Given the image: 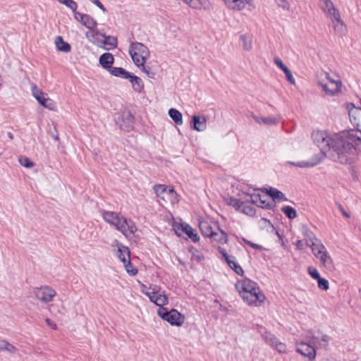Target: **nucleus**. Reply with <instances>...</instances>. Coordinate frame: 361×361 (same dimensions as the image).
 I'll list each match as a JSON object with an SVG mask.
<instances>
[{
	"instance_id": "f257e3e1",
	"label": "nucleus",
	"mask_w": 361,
	"mask_h": 361,
	"mask_svg": "<svg viewBox=\"0 0 361 361\" xmlns=\"http://www.w3.org/2000/svg\"><path fill=\"white\" fill-rule=\"evenodd\" d=\"M348 130L330 136L324 131H317L312 134L314 143L320 149V152L312 158L319 159V163L328 157L334 161L341 164H351L355 160L354 152L348 150V147L343 142L342 135Z\"/></svg>"
},
{
	"instance_id": "f03ea898",
	"label": "nucleus",
	"mask_w": 361,
	"mask_h": 361,
	"mask_svg": "<svg viewBox=\"0 0 361 361\" xmlns=\"http://www.w3.org/2000/svg\"><path fill=\"white\" fill-rule=\"evenodd\" d=\"M129 54L134 63L137 66H143L146 59L149 56L148 48L140 42H131L129 47Z\"/></svg>"
},
{
	"instance_id": "7ed1b4c3",
	"label": "nucleus",
	"mask_w": 361,
	"mask_h": 361,
	"mask_svg": "<svg viewBox=\"0 0 361 361\" xmlns=\"http://www.w3.org/2000/svg\"><path fill=\"white\" fill-rule=\"evenodd\" d=\"M343 142L348 147V149L354 152L355 157L357 152H361V130L350 129L344 133L342 136Z\"/></svg>"
},
{
	"instance_id": "20e7f679",
	"label": "nucleus",
	"mask_w": 361,
	"mask_h": 361,
	"mask_svg": "<svg viewBox=\"0 0 361 361\" xmlns=\"http://www.w3.org/2000/svg\"><path fill=\"white\" fill-rule=\"evenodd\" d=\"M158 315L164 320L167 321L171 325L180 326L185 322V317L175 309L168 311L161 307L158 310Z\"/></svg>"
},
{
	"instance_id": "39448f33",
	"label": "nucleus",
	"mask_w": 361,
	"mask_h": 361,
	"mask_svg": "<svg viewBox=\"0 0 361 361\" xmlns=\"http://www.w3.org/2000/svg\"><path fill=\"white\" fill-rule=\"evenodd\" d=\"M118 247L117 257L123 263L125 268L128 274L135 276L137 273V269H129V267H132L130 259V250L128 247L124 246L118 240H115Z\"/></svg>"
},
{
	"instance_id": "423d86ee",
	"label": "nucleus",
	"mask_w": 361,
	"mask_h": 361,
	"mask_svg": "<svg viewBox=\"0 0 361 361\" xmlns=\"http://www.w3.org/2000/svg\"><path fill=\"white\" fill-rule=\"evenodd\" d=\"M116 123L123 130L130 132L133 129L134 116L129 111H123L115 116Z\"/></svg>"
},
{
	"instance_id": "0eeeda50",
	"label": "nucleus",
	"mask_w": 361,
	"mask_h": 361,
	"mask_svg": "<svg viewBox=\"0 0 361 361\" xmlns=\"http://www.w3.org/2000/svg\"><path fill=\"white\" fill-rule=\"evenodd\" d=\"M35 297L40 301L48 303L53 300L56 292L49 286H44L34 289Z\"/></svg>"
},
{
	"instance_id": "6e6552de",
	"label": "nucleus",
	"mask_w": 361,
	"mask_h": 361,
	"mask_svg": "<svg viewBox=\"0 0 361 361\" xmlns=\"http://www.w3.org/2000/svg\"><path fill=\"white\" fill-rule=\"evenodd\" d=\"M240 295L243 300L248 305L255 304L257 305V302H262L265 299V296L260 289H258L257 290L242 291L240 293Z\"/></svg>"
},
{
	"instance_id": "1a4fd4ad",
	"label": "nucleus",
	"mask_w": 361,
	"mask_h": 361,
	"mask_svg": "<svg viewBox=\"0 0 361 361\" xmlns=\"http://www.w3.org/2000/svg\"><path fill=\"white\" fill-rule=\"evenodd\" d=\"M311 343L317 348H326L329 343L331 338L320 331L310 332L309 336Z\"/></svg>"
},
{
	"instance_id": "9d476101",
	"label": "nucleus",
	"mask_w": 361,
	"mask_h": 361,
	"mask_svg": "<svg viewBox=\"0 0 361 361\" xmlns=\"http://www.w3.org/2000/svg\"><path fill=\"white\" fill-rule=\"evenodd\" d=\"M262 336L268 345H269L272 348L276 350L279 353H286L287 348L286 344L280 342L274 335L269 332H265Z\"/></svg>"
},
{
	"instance_id": "9b49d317",
	"label": "nucleus",
	"mask_w": 361,
	"mask_h": 361,
	"mask_svg": "<svg viewBox=\"0 0 361 361\" xmlns=\"http://www.w3.org/2000/svg\"><path fill=\"white\" fill-rule=\"evenodd\" d=\"M218 223L210 220L200 219L199 221V228L205 238H210L215 229L218 228Z\"/></svg>"
},
{
	"instance_id": "f8f14e48",
	"label": "nucleus",
	"mask_w": 361,
	"mask_h": 361,
	"mask_svg": "<svg viewBox=\"0 0 361 361\" xmlns=\"http://www.w3.org/2000/svg\"><path fill=\"white\" fill-rule=\"evenodd\" d=\"M116 228L127 238H130L136 231L135 225L133 223L128 222L124 217L121 219Z\"/></svg>"
},
{
	"instance_id": "ddd939ff",
	"label": "nucleus",
	"mask_w": 361,
	"mask_h": 361,
	"mask_svg": "<svg viewBox=\"0 0 361 361\" xmlns=\"http://www.w3.org/2000/svg\"><path fill=\"white\" fill-rule=\"evenodd\" d=\"M173 229L178 235H180V233H178V231L180 230L185 233L193 242H197L200 238L197 233H195L193 228L188 224H177L173 226Z\"/></svg>"
},
{
	"instance_id": "4468645a",
	"label": "nucleus",
	"mask_w": 361,
	"mask_h": 361,
	"mask_svg": "<svg viewBox=\"0 0 361 361\" xmlns=\"http://www.w3.org/2000/svg\"><path fill=\"white\" fill-rule=\"evenodd\" d=\"M297 352L308 357L310 360H314L316 357V350L314 347L306 343H301L297 348Z\"/></svg>"
},
{
	"instance_id": "2eb2a0df",
	"label": "nucleus",
	"mask_w": 361,
	"mask_h": 361,
	"mask_svg": "<svg viewBox=\"0 0 361 361\" xmlns=\"http://www.w3.org/2000/svg\"><path fill=\"white\" fill-rule=\"evenodd\" d=\"M191 127L199 132H202L207 128V119L204 116L194 115L191 118Z\"/></svg>"
},
{
	"instance_id": "dca6fc26",
	"label": "nucleus",
	"mask_w": 361,
	"mask_h": 361,
	"mask_svg": "<svg viewBox=\"0 0 361 361\" xmlns=\"http://www.w3.org/2000/svg\"><path fill=\"white\" fill-rule=\"evenodd\" d=\"M235 286L239 293L242 291L257 290L258 289H259V286L255 282L248 279H244L242 281L238 282Z\"/></svg>"
},
{
	"instance_id": "f3484780",
	"label": "nucleus",
	"mask_w": 361,
	"mask_h": 361,
	"mask_svg": "<svg viewBox=\"0 0 361 361\" xmlns=\"http://www.w3.org/2000/svg\"><path fill=\"white\" fill-rule=\"evenodd\" d=\"M194 9H201L209 11L212 8V4L209 0H183Z\"/></svg>"
},
{
	"instance_id": "a211bd4d",
	"label": "nucleus",
	"mask_w": 361,
	"mask_h": 361,
	"mask_svg": "<svg viewBox=\"0 0 361 361\" xmlns=\"http://www.w3.org/2000/svg\"><path fill=\"white\" fill-rule=\"evenodd\" d=\"M102 217L107 223L116 227L123 216H120L117 213L114 212L104 211L102 212Z\"/></svg>"
},
{
	"instance_id": "6ab92c4d",
	"label": "nucleus",
	"mask_w": 361,
	"mask_h": 361,
	"mask_svg": "<svg viewBox=\"0 0 361 361\" xmlns=\"http://www.w3.org/2000/svg\"><path fill=\"white\" fill-rule=\"evenodd\" d=\"M317 259H319L322 264L329 271H332L334 269V265L333 263V261L331 259V257H330L329 254L326 251H324L322 253L319 255L317 257Z\"/></svg>"
},
{
	"instance_id": "aec40b11",
	"label": "nucleus",
	"mask_w": 361,
	"mask_h": 361,
	"mask_svg": "<svg viewBox=\"0 0 361 361\" xmlns=\"http://www.w3.org/2000/svg\"><path fill=\"white\" fill-rule=\"evenodd\" d=\"M114 62V56L110 53H104L99 57V63L105 69L110 72V69L113 68L112 64Z\"/></svg>"
},
{
	"instance_id": "412c9836",
	"label": "nucleus",
	"mask_w": 361,
	"mask_h": 361,
	"mask_svg": "<svg viewBox=\"0 0 361 361\" xmlns=\"http://www.w3.org/2000/svg\"><path fill=\"white\" fill-rule=\"evenodd\" d=\"M80 16V22L88 29L92 30L97 26L96 20L86 14H82L80 13H75V18L78 20V17Z\"/></svg>"
},
{
	"instance_id": "4be33fe9",
	"label": "nucleus",
	"mask_w": 361,
	"mask_h": 361,
	"mask_svg": "<svg viewBox=\"0 0 361 361\" xmlns=\"http://www.w3.org/2000/svg\"><path fill=\"white\" fill-rule=\"evenodd\" d=\"M245 200L248 203L251 202L257 205H259V203H260V207L262 208L270 207L269 204L266 203V201L262 200V197L259 194L247 195Z\"/></svg>"
},
{
	"instance_id": "5701e85b",
	"label": "nucleus",
	"mask_w": 361,
	"mask_h": 361,
	"mask_svg": "<svg viewBox=\"0 0 361 361\" xmlns=\"http://www.w3.org/2000/svg\"><path fill=\"white\" fill-rule=\"evenodd\" d=\"M212 241L220 243L222 244L226 243L228 241V235L225 231L220 229L218 226L217 229H215L212 235L209 238Z\"/></svg>"
},
{
	"instance_id": "b1692460",
	"label": "nucleus",
	"mask_w": 361,
	"mask_h": 361,
	"mask_svg": "<svg viewBox=\"0 0 361 361\" xmlns=\"http://www.w3.org/2000/svg\"><path fill=\"white\" fill-rule=\"evenodd\" d=\"M265 190L267 194L269 195L274 201L287 200V198L285 197L284 194L275 188L269 187Z\"/></svg>"
},
{
	"instance_id": "393cba45",
	"label": "nucleus",
	"mask_w": 361,
	"mask_h": 361,
	"mask_svg": "<svg viewBox=\"0 0 361 361\" xmlns=\"http://www.w3.org/2000/svg\"><path fill=\"white\" fill-rule=\"evenodd\" d=\"M128 80L130 82L132 87L135 92L140 93L143 91L144 83L141 78L133 74H131Z\"/></svg>"
},
{
	"instance_id": "a878e982",
	"label": "nucleus",
	"mask_w": 361,
	"mask_h": 361,
	"mask_svg": "<svg viewBox=\"0 0 361 361\" xmlns=\"http://www.w3.org/2000/svg\"><path fill=\"white\" fill-rule=\"evenodd\" d=\"M341 82L322 84V90L326 94L333 95L341 89Z\"/></svg>"
},
{
	"instance_id": "bb28decb",
	"label": "nucleus",
	"mask_w": 361,
	"mask_h": 361,
	"mask_svg": "<svg viewBox=\"0 0 361 361\" xmlns=\"http://www.w3.org/2000/svg\"><path fill=\"white\" fill-rule=\"evenodd\" d=\"M227 6L232 9L241 10L245 7L248 0H223Z\"/></svg>"
},
{
	"instance_id": "cd10ccee",
	"label": "nucleus",
	"mask_w": 361,
	"mask_h": 361,
	"mask_svg": "<svg viewBox=\"0 0 361 361\" xmlns=\"http://www.w3.org/2000/svg\"><path fill=\"white\" fill-rule=\"evenodd\" d=\"M36 100L39 104L49 110H54L56 107L55 103L50 98L47 97L45 93L38 97Z\"/></svg>"
},
{
	"instance_id": "c85d7f7f",
	"label": "nucleus",
	"mask_w": 361,
	"mask_h": 361,
	"mask_svg": "<svg viewBox=\"0 0 361 361\" xmlns=\"http://www.w3.org/2000/svg\"><path fill=\"white\" fill-rule=\"evenodd\" d=\"M144 288H147V286L144 284L142 285V292L147 295L150 300V301L153 303H155V300L158 296V291L159 288L157 286H150L149 289H151V291H145Z\"/></svg>"
},
{
	"instance_id": "c756f323",
	"label": "nucleus",
	"mask_w": 361,
	"mask_h": 361,
	"mask_svg": "<svg viewBox=\"0 0 361 361\" xmlns=\"http://www.w3.org/2000/svg\"><path fill=\"white\" fill-rule=\"evenodd\" d=\"M112 75L116 77H120L123 79H129L131 73L127 71L126 69L120 67H114L113 68L110 69L109 72Z\"/></svg>"
},
{
	"instance_id": "7c9ffc66",
	"label": "nucleus",
	"mask_w": 361,
	"mask_h": 361,
	"mask_svg": "<svg viewBox=\"0 0 361 361\" xmlns=\"http://www.w3.org/2000/svg\"><path fill=\"white\" fill-rule=\"evenodd\" d=\"M348 114L351 119V121L353 122L352 119H353V122L356 125H358L357 120V117L361 115V108L355 107L353 103L349 104L348 106Z\"/></svg>"
},
{
	"instance_id": "2f4dec72",
	"label": "nucleus",
	"mask_w": 361,
	"mask_h": 361,
	"mask_svg": "<svg viewBox=\"0 0 361 361\" xmlns=\"http://www.w3.org/2000/svg\"><path fill=\"white\" fill-rule=\"evenodd\" d=\"M55 43L56 45L57 49L59 51H64V52H68L71 51V45L66 42H64L62 37L58 36L56 38Z\"/></svg>"
},
{
	"instance_id": "473e14b6",
	"label": "nucleus",
	"mask_w": 361,
	"mask_h": 361,
	"mask_svg": "<svg viewBox=\"0 0 361 361\" xmlns=\"http://www.w3.org/2000/svg\"><path fill=\"white\" fill-rule=\"evenodd\" d=\"M169 115L176 124H177V125L183 124L182 114L177 109H170L169 111Z\"/></svg>"
},
{
	"instance_id": "72a5a7b5",
	"label": "nucleus",
	"mask_w": 361,
	"mask_h": 361,
	"mask_svg": "<svg viewBox=\"0 0 361 361\" xmlns=\"http://www.w3.org/2000/svg\"><path fill=\"white\" fill-rule=\"evenodd\" d=\"M0 351L6 352L9 354H13L16 351V348L6 340H0Z\"/></svg>"
},
{
	"instance_id": "f704fd0d",
	"label": "nucleus",
	"mask_w": 361,
	"mask_h": 361,
	"mask_svg": "<svg viewBox=\"0 0 361 361\" xmlns=\"http://www.w3.org/2000/svg\"><path fill=\"white\" fill-rule=\"evenodd\" d=\"M252 118L259 124L264 123L265 125H274L278 122V120L276 118L271 116L259 117L255 115H252Z\"/></svg>"
},
{
	"instance_id": "c9c22d12",
	"label": "nucleus",
	"mask_w": 361,
	"mask_h": 361,
	"mask_svg": "<svg viewBox=\"0 0 361 361\" xmlns=\"http://www.w3.org/2000/svg\"><path fill=\"white\" fill-rule=\"evenodd\" d=\"M104 38V44L106 46L105 49L106 50H111L116 47L117 46V39L113 36H106L105 35H102Z\"/></svg>"
},
{
	"instance_id": "e433bc0d",
	"label": "nucleus",
	"mask_w": 361,
	"mask_h": 361,
	"mask_svg": "<svg viewBox=\"0 0 361 361\" xmlns=\"http://www.w3.org/2000/svg\"><path fill=\"white\" fill-rule=\"evenodd\" d=\"M290 164L295 166H298L300 168H306V167H312L314 166H316L319 163V159H314L312 158V159L309 161H300V162H293L289 161Z\"/></svg>"
},
{
	"instance_id": "4c0bfd02",
	"label": "nucleus",
	"mask_w": 361,
	"mask_h": 361,
	"mask_svg": "<svg viewBox=\"0 0 361 361\" xmlns=\"http://www.w3.org/2000/svg\"><path fill=\"white\" fill-rule=\"evenodd\" d=\"M239 212L250 216H253L255 214V209L245 200L243 202Z\"/></svg>"
},
{
	"instance_id": "58836bf2",
	"label": "nucleus",
	"mask_w": 361,
	"mask_h": 361,
	"mask_svg": "<svg viewBox=\"0 0 361 361\" xmlns=\"http://www.w3.org/2000/svg\"><path fill=\"white\" fill-rule=\"evenodd\" d=\"M308 246L312 248V251L316 257L326 250L325 247L320 242H314Z\"/></svg>"
},
{
	"instance_id": "ea45409f",
	"label": "nucleus",
	"mask_w": 361,
	"mask_h": 361,
	"mask_svg": "<svg viewBox=\"0 0 361 361\" xmlns=\"http://www.w3.org/2000/svg\"><path fill=\"white\" fill-rule=\"evenodd\" d=\"M168 301L169 300L167 296L164 294V292H161V289L159 288L158 291V296L155 300L154 304L157 306H159V308H161L164 305L168 303Z\"/></svg>"
},
{
	"instance_id": "a19ab883",
	"label": "nucleus",
	"mask_w": 361,
	"mask_h": 361,
	"mask_svg": "<svg viewBox=\"0 0 361 361\" xmlns=\"http://www.w3.org/2000/svg\"><path fill=\"white\" fill-rule=\"evenodd\" d=\"M226 263L238 275L242 276L243 274V268L235 262V258H231Z\"/></svg>"
},
{
	"instance_id": "79ce46f5",
	"label": "nucleus",
	"mask_w": 361,
	"mask_h": 361,
	"mask_svg": "<svg viewBox=\"0 0 361 361\" xmlns=\"http://www.w3.org/2000/svg\"><path fill=\"white\" fill-rule=\"evenodd\" d=\"M302 233L305 237L307 245H309L314 243V240H317L314 234L309 230L306 226L302 227Z\"/></svg>"
},
{
	"instance_id": "37998d69",
	"label": "nucleus",
	"mask_w": 361,
	"mask_h": 361,
	"mask_svg": "<svg viewBox=\"0 0 361 361\" xmlns=\"http://www.w3.org/2000/svg\"><path fill=\"white\" fill-rule=\"evenodd\" d=\"M281 211L290 219H293L297 217L296 210L290 206L283 207Z\"/></svg>"
},
{
	"instance_id": "c03bdc74",
	"label": "nucleus",
	"mask_w": 361,
	"mask_h": 361,
	"mask_svg": "<svg viewBox=\"0 0 361 361\" xmlns=\"http://www.w3.org/2000/svg\"><path fill=\"white\" fill-rule=\"evenodd\" d=\"M240 39L243 42V47L245 50L250 51L252 49V39L246 35H241Z\"/></svg>"
},
{
	"instance_id": "a18cd8bd",
	"label": "nucleus",
	"mask_w": 361,
	"mask_h": 361,
	"mask_svg": "<svg viewBox=\"0 0 361 361\" xmlns=\"http://www.w3.org/2000/svg\"><path fill=\"white\" fill-rule=\"evenodd\" d=\"M328 17L331 19V20L334 23V20H340V12L338 9L334 8L330 9V11L324 12Z\"/></svg>"
},
{
	"instance_id": "49530a36",
	"label": "nucleus",
	"mask_w": 361,
	"mask_h": 361,
	"mask_svg": "<svg viewBox=\"0 0 361 361\" xmlns=\"http://www.w3.org/2000/svg\"><path fill=\"white\" fill-rule=\"evenodd\" d=\"M153 188L156 195L164 199V197L161 195L165 194L167 191V186L165 185L157 184L154 185Z\"/></svg>"
},
{
	"instance_id": "de8ad7c7",
	"label": "nucleus",
	"mask_w": 361,
	"mask_h": 361,
	"mask_svg": "<svg viewBox=\"0 0 361 361\" xmlns=\"http://www.w3.org/2000/svg\"><path fill=\"white\" fill-rule=\"evenodd\" d=\"M321 8L324 12L330 11V9L336 8L331 0H320Z\"/></svg>"
},
{
	"instance_id": "09e8293b",
	"label": "nucleus",
	"mask_w": 361,
	"mask_h": 361,
	"mask_svg": "<svg viewBox=\"0 0 361 361\" xmlns=\"http://www.w3.org/2000/svg\"><path fill=\"white\" fill-rule=\"evenodd\" d=\"M334 22H336V23L334 24L335 31L336 32L342 35L345 30V26L344 22L341 20V18H340V20H334Z\"/></svg>"
},
{
	"instance_id": "8fccbe9b",
	"label": "nucleus",
	"mask_w": 361,
	"mask_h": 361,
	"mask_svg": "<svg viewBox=\"0 0 361 361\" xmlns=\"http://www.w3.org/2000/svg\"><path fill=\"white\" fill-rule=\"evenodd\" d=\"M61 4L66 5L67 7H68L70 9H71L74 13H78L76 11V9L78 8L77 3L74 1L73 0H63L61 1Z\"/></svg>"
},
{
	"instance_id": "3c124183",
	"label": "nucleus",
	"mask_w": 361,
	"mask_h": 361,
	"mask_svg": "<svg viewBox=\"0 0 361 361\" xmlns=\"http://www.w3.org/2000/svg\"><path fill=\"white\" fill-rule=\"evenodd\" d=\"M19 162L22 166L26 168H32L34 166L33 162L30 159L25 157H20Z\"/></svg>"
},
{
	"instance_id": "603ef678",
	"label": "nucleus",
	"mask_w": 361,
	"mask_h": 361,
	"mask_svg": "<svg viewBox=\"0 0 361 361\" xmlns=\"http://www.w3.org/2000/svg\"><path fill=\"white\" fill-rule=\"evenodd\" d=\"M243 201H241L238 199L231 197L229 200V204L236 209V210L239 211L240 207H242V203Z\"/></svg>"
},
{
	"instance_id": "864d4df0",
	"label": "nucleus",
	"mask_w": 361,
	"mask_h": 361,
	"mask_svg": "<svg viewBox=\"0 0 361 361\" xmlns=\"http://www.w3.org/2000/svg\"><path fill=\"white\" fill-rule=\"evenodd\" d=\"M317 282H318V287L320 289L324 290H326L329 289V281L326 279L320 277L317 280Z\"/></svg>"
},
{
	"instance_id": "5fc2aeb1",
	"label": "nucleus",
	"mask_w": 361,
	"mask_h": 361,
	"mask_svg": "<svg viewBox=\"0 0 361 361\" xmlns=\"http://www.w3.org/2000/svg\"><path fill=\"white\" fill-rule=\"evenodd\" d=\"M32 96L37 99L38 97L42 96L44 94L40 89H39L36 85L33 84L32 85Z\"/></svg>"
},
{
	"instance_id": "6e6d98bb",
	"label": "nucleus",
	"mask_w": 361,
	"mask_h": 361,
	"mask_svg": "<svg viewBox=\"0 0 361 361\" xmlns=\"http://www.w3.org/2000/svg\"><path fill=\"white\" fill-rule=\"evenodd\" d=\"M308 274L314 279L318 280L321 276L317 269L314 267H310L308 268Z\"/></svg>"
},
{
	"instance_id": "4d7b16f0",
	"label": "nucleus",
	"mask_w": 361,
	"mask_h": 361,
	"mask_svg": "<svg viewBox=\"0 0 361 361\" xmlns=\"http://www.w3.org/2000/svg\"><path fill=\"white\" fill-rule=\"evenodd\" d=\"M142 68V71H144L147 75L150 78H154V76H155V72L153 71L152 70L151 68L148 67V66H145V65L143 64V66H141Z\"/></svg>"
},
{
	"instance_id": "13d9d810",
	"label": "nucleus",
	"mask_w": 361,
	"mask_h": 361,
	"mask_svg": "<svg viewBox=\"0 0 361 361\" xmlns=\"http://www.w3.org/2000/svg\"><path fill=\"white\" fill-rule=\"evenodd\" d=\"M219 252L222 255V256L224 257V259L226 260V262H227L231 258H233L234 259V257L233 256H230L227 254L226 251L225 249L221 247H219Z\"/></svg>"
},
{
	"instance_id": "bf43d9fd",
	"label": "nucleus",
	"mask_w": 361,
	"mask_h": 361,
	"mask_svg": "<svg viewBox=\"0 0 361 361\" xmlns=\"http://www.w3.org/2000/svg\"><path fill=\"white\" fill-rule=\"evenodd\" d=\"M243 241L248 245H250V247L255 248V249H257V250H262L263 249V247L260 245H258V244H256V243H252L251 241L250 240H245V239H243Z\"/></svg>"
},
{
	"instance_id": "052dcab7",
	"label": "nucleus",
	"mask_w": 361,
	"mask_h": 361,
	"mask_svg": "<svg viewBox=\"0 0 361 361\" xmlns=\"http://www.w3.org/2000/svg\"><path fill=\"white\" fill-rule=\"evenodd\" d=\"M336 204L344 217L348 219L350 217V214L343 209V207L340 203L336 202Z\"/></svg>"
},
{
	"instance_id": "680f3d73",
	"label": "nucleus",
	"mask_w": 361,
	"mask_h": 361,
	"mask_svg": "<svg viewBox=\"0 0 361 361\" xmlns=\"http://www.w3.org/2000/svg\"><path fill=\"white\" fill-rule=\"evenodd\" d=\"M326 78L328 80V83H338L341 82V80L338 79V77L336 76V78H332L329 73H326Z\"/></svg>"
},
{
	"instance_id": "e2e57ef3",
	"label": "nucleus",
	"mask_w": 361,
	"mask_h": 361,
	"mask_svg": "<svg viewBox=\"0 0 361 361\" xmlns=\"http://www.w3.org/2000/svg\"><path fill=\"white\" fill-rule=\"evenodd\" d=\"M192 259H195L197 262H200L204 259V257L202 255L200 254L197 250H195V252H192Z\"/></svg>"
},
{
	"instance_id": "0e129e2a",
	"label": "nucleus",
	"mask_w": 361,
	"mask_h": 361,
	"mask_svg": "<svg viewBox=\"0 0 361 361\" xmlns=\"http://www.w3.org/2000/svg\"><path fill=\"white\" fill-rule=\"evenodd\" d=\"M286 75V78L287 79V80L291 84V85H294L295 81V79L293 76V74L291 73V71H290L289 72H288L287 73L285 74Z\"/></svg>"
},
{
	"instance_id": "69168bd1",
	"label": "nucleus",
	"mask_w": 361,
	"mask_h": 361,
	"mask_svg": "<svg viewBox=\"0 0 361 361\" xmlns=\"http://www.w3.org/2000/svg\"><path fill=\"white\" fill-rule=\"evenodd\" d=\"M166 194L170 195L172 198H176L177 194L175 192L173 188H167V191L166 192Z\"/></svg>"
},
{
	"instance_id": "338daca9",
	"label": "nucleus",
	"mask_w": 361,
	"mask_h": 361,
	"mask_svg": "<svg viewBox=\"0 0 361 361\" xmlns=\"http://www.w3.org/2000/svg\"><path fill=\"white\" fill-rule=\"evenodd\" d=\"M279 6L282 7L283 9L288 8V4L286 0H276Z\"/></svg>"
},
{
	"instance_id": "774afa93",
	"label": "nucleus",
	"mask_w": 361,
	"mask_h": 361,
	"mask_svg": "<svg viewBox=\"0 0 361 361\" xmlns=\"http://www.w3.org/2000/svg\"><path fill=\"white\" fill-rule=\"evenodd\" d=\"M274 62L278 67L283 64L282 60L279 57H275L274 59Z\"/></svg>"
}]
</instances>
